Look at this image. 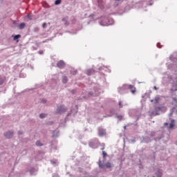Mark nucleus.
I'll return each instance as SVG.
<instances>
[{"mask_svg": "<svg viewBox=\"0 0 177 177\" xmlns=\"http://www.w3.org/2000/svg\"><path fill=\"white\" fill-rule=\"evenodd\" d=\"M98 135L100 137H104L106 136V131L102 128L98 129Z\"/></svg>", "mask_w": 177, "mask_h": 177, "instance_id": "f257e3e1", "label": "nucleus"}, {"mask_svg": "<svg viewBox=\"0 0 177 177\" xmlns=\"http://www.w3.org/2000/svg\"><path fill=\"white\" fill-rule=\"evenodd\" d=\"M13 136V133L12 131H8L5 133V137L8 139L11 138Z\"/></svg>", "mask_w": 177, "mask_h": 177, "instance_id": "f03ea898", "label": "nucleus"}, {"mask_svg": "<svg viewBox=\"0 0 177 177\" xmlns=\"http://www.w3.org/2000/svg\"><path fill=\"white\" fill-rule=\"evenodd\" d=\"M175 127V120L173 119H171V123L169 127V129H173Z\"/></svg>", "mask_w": 177, "mask_h": 177, "instance_id": "7ed1b4c3", "label": "nucleus"}, {"mask_svg": "<svg viewBox=\"0 0 177 177\" xmlns=\"http://www.w3.org/2000/svg\"><path fill=\"white\" fill-rule=\"evenodd\" d=\"M57 66L60 68H62L64 66H65V63L63 61H59L58 62V63L57 64Z\"/></svg>", "mask_w": 177, "mask_h": 177, "instance_id": "20e7f679", "label": "nucleus"}, {"mask_svg": "<svg viewBox=\"0 0 177 177\" xmlns=\"http://www.w3.org/2000/svg\"><path fill=\"white\" fill-rule=\"evenodd\" d=\"M129 88L131 89V93H133V94L136 93V88L133 85H129Z\"/></svg>", "mask_w": 177, "mask_h": 177, "instance_id": "39448f33", "label": "nucleus"}, {"mask_svg": "<svg viewBox=\"0 0 177 177\" xmlns=\"http://www.w3.org/2000/svg\"><path fill=\"white\" fill-rule=\"evenodd\" d=\"M98 6L102 8L104 7V3L102 2V0H98Z\"/></svg>", "mask_w": 177, "mask_h": 177, "instance_id": "423d86ee", "label": "nucleus"}, {"mask_svg": "<svg viewBox=\"0 0 177 177\" xmlns=\"http://www.w3.org/2000/svg\"><path fill=\"white\" fill-rule=\"evenodd\" d=\"M94 73V71L93 69H89L87 71L86 73L88 75H91V74H93Z\"/></svg>", "mask_w": 177, "mask_h": 177, "instance_id": "0eeeda50", "label": "nucleus"}, {"mask_svg": "<svg viewBox=\"0 0 177 177\" xmlns=\"http://www.w3.org/2000/svg\"><path fill=\"white\" fill-rule=\"evenodd\" d=\"M105 166H106V168H109V169L112 167V165H111V162H106Z\"/></svg>", "mask_w": 177, "mask_h": 177, "instance_id": "6e6552de", "label": "nucleus"}, {"mask_svg": "<svg viewBox=\"0 0 177 177\" xmlns=\"http://www.w3.org/2000/svg\"><path fill=\"white\" fill-rule=\"evenodd\" d=\"M25 26H26L25 23H21L19 24V29H23L24 28Z\"/></svg>", "mask_w": 177, "mask_h": 177, "instance_id": "1a4fd4ad", "label": "nucleus"}, {"mask_svg": "<svg viewBox=\"0 0 177 177\" xmlns=\"http://www.w3.org/2000/svg\"><path fill=\"white\" fill-rule=\"evenodd\" d=\"M6 80V78L0 77V85H2Z\"/></svg>", "mask_w": 177, "mask_h": 177, "instance_id": "9d476101", "label": "nucleus"}, {"mask_svg": "<svg viewBox=\"0 0 177 177\" xmlns=\"http://www.w3.org/2000/svg\"><path fill=\"white\" fill-rule=\"evenodd\" d=\"M62 82H63V83H64V84L66 83V82H68V78H67V77L64 76V77H63Z\"/></svg>", "mask_w": 177, "mask_h": 177, "instance_id": "9b49d317", "label": "nucleus"}, {"mask_svg": "<svg viewBox=\"0 0 177 177\" xmlns=\"http://www.w3.org/2000/svg\"><path fill=\"white\" fill-rule=\"evenodd\" d=\"M21 37V35H17L14 37V40L15 41L16 39H19Z\"/></svg>", "mask_w": 177, "mask_h": 177, "instance_id": "f8f14e48", "label": "nucleus"}, {"mask_svg": "<svg viewBox=\"0 0 177 177\" xmlns=\"http://www.w3.org/2000/svg\"><path fill=\"white\" fill-rule=\"evenodd\" d=\"M36 145H37V147H41V146H42V144L40 142V141H37Z\"/></svg>", "mask_w": 177, "mask_h": 177, "instance_id": "ddd939ff", "label": "nucleus"}, {"mask_svg": "<svg viewBox=\"0 0 177 177\" xmlns=\"http://www.w3.org/2000/svg\"><path fill=\"white\" fill-rule=\"evenodd\" d=\"M32 15L31 14H29L27 15V17L30 19V20H32Z\"/></svg>", "mask_w": 177, "mask_h": 177, "instance_id": "4468645a", "label": "nucleus"}, {"mask_svg": "<svg viewBox=\"0 0 177 177\" xmlns=\"http://www.w3.org/2000/svg\"><path fill=\"white\" fill-rule=\"evenodd\" d=\"M102 155H103V158H106V156H107V154H106V153L104 151H103Z\"/></svg>", "mask_w": 177, "mask_h": 177, "instance_id": "2eb2a0df", "label": "nucleus"}, {"mask_svg": "<svg viewBox=\"0 0 177 177\" xmlns=\"http://www.w3.org/2000/svg\"><path fill=\"white\" fill-rule=\"evenodd\" d=\"M61 3V0H56L55 2V5H59Z\"/></svg>", "mask_w": 177, "mask_h": 177, "instance_id": "dca6fc26", "label": "nucleus"}, {"mask_svg": "<svg viewBox=\"0 0 177 177\" xmlns=\"http://www.w3.org/2000/svg\"><path fill=\"white\" fill-rule=\"evenodd\" d=\"M151 114V115H158V113L157 112H156V111H153V112H152V113H150Z\"/></svg>", "mask_w": 177, "mask_h": 177, "instance_id": "f3484780", "label": "nucleus"}, {"mask_svg": "<svg viewBox=\"0 0 177 177\" xmlns=\"http://www.w3.org/2000/svg\"><path fill=\"white\" fill-rule=\"evenodd\" d=\"M46 115L44 113L40 114V118H45Z\"/></svg>", "mask_w": 177, "mask_h": 177, "instance_id": "a211bd4d", "label": "nucleus"}, {"mask_svg": "<svg viewBox=\"0 0 177 177\" xmlns=\"http://www.w3.org/2000/svg\"><path fill=\"white\" fill-rule=\"evenodd\" d=\"M117 118H118V120H122L123 116L121 115H118V116H117Z\"/></svg>", "mask_w": 177, "mask_h": 177, "instance_id": "6ab92c4d", "label": "nucleus"}, {"mask_svg": "<svg viewBox=\"0 0 177 177\" xmlns=\"http://www.w3.org/2000/svg\"><path fill=\"white\" fill-rule=\"evenodd\" d=\"M119 106H120V108L123 107L122 102V101H120V102H119Z\"/></svg>", "mask_w": 177, "mask_h": 177, "instance_id": "aec40b11", "label": "nucleus"}, {"mask_svg": "<svg viewBox=\"0 0 177 177\" xmlns=\"http://www.w3.org/2000/svg\"><path fill=\"white\" fill-rule=\"evenodd\" d=\"M63 21H65V24L68 25V23L66 22V19H63Z\"/></svg>", "mask_w": 177, "mask_h": 177, "instance_id": "412c9836", "label": "nucleus"}, {"mask_svg": "<svg viewBox=\"0 0 177 177\" xmlns=\"http://www.w3.org/2000/svg\"><path fill=\"white\" fill-rule=\"evenodd\" d=\"M46 26V23H44V24H42V27H43V28H45Z\"/></svg>", "mask_w": 177, "mask_h": 177, "instance_id": "4be33fe9", "label": "nucleus"}, {"mask_svg": "<svg viewBox=\"0 0 177 177\" xmlns=\"http://www.w3.org/2000/svg\"><path fill=\"white\" fill-rule=\"evenodd\" d=\"M169 125V124L167 122L165 123V127H167Z\"/></svg>", "mask_w": 177, "mask_h": 177, "instance_id": "5701e85b", "label": "nucleus"}, {"mask_svg": "<svg viewBox=\"0 0 177 177\" xmlns=\"http://www.w3.org/2000/svg\"><path fill=\"white\" fill-rule=\"evenodd\" d=\"M104 149H105V147H103L101 149V150H102V151H104Z\"/></svg>", "mask_w": 177, "mask_h": 177, "instance_id": "b1692460", "label": "nucleus"}, {"mask_svg": "<svg viewBox=\"0 0 177 177\" xmlns=\"http://www.w3.org/2000/svg\"><path fill=\"white\" fill-rule=\"evenodd\" d=\"M22 132L19 131V135H21Z\"/></svg>", "mask_w": 177, "mask_h": 177, "instance_id": "393cba45", "label": "nucleus"}, {"mask_svg": "<svg viewBox=\"0 0 177 177\" xmlns=\"http://www.w3.org/2000/svg\"><path fill=\"white\" fill-rule=\"evenodd\" d=\"M42 102L43 103H46V100H42Z\"/></svg>", "mask_w": 177, "mask_h": 177, "instance_id": "a878e982", "label": "nucleus"}, {"mask_svg": "<svg viewBox=\"0 0 177 177\" xmlns=\"http://www.w3.org/2000/svg\"><path fill=\"white\" fill-rule=\"evenodd\" d=\"M154 88H155L156 91H157V89H158L156 86H154Z\"/></svg>", "mask_w": 177, "mask_h": 177, "instance_id": "bb28decb", "label": "nucleus"}, {"mask_svg": "<svg viewBox=\"0 0 177 177\" xmlns=\"http://www.w3.org/2000/svg\"><path fill=\"white\" fill-rule=\"evenodd\" d=\"M117 1H121V0H116Z\"/></svg>", "mask_w": 177, "mask_h": 177, "instance_id": "cd10ccee", "label": "nucleus"}, {"mask_svg": "<svg viewBox=\"0 0 177 177\" xmlns=\"http://www.w3.org/2000/svg\"><path fill=\"white\" fill-rule=\"evenodd\" d=\"M124 129H126V126H124Z\"/></svg>", "mask_w": 177, "mask_h": 177, "instance_id": "c85d7f7f", "label": "nucleus"}, {"mask_svg": "<svg viewBox=\"0 0 177 177\" xmlns=\"http://www.w3.org/2000/svg\"><path fill=\"white\" fill-rule=\"evenodd\" d=\"M17 41L18 42V41H19V40H17Z\"/></svg>", "mask_w": 177, "mask_h": 177, "instance_id": "c756f323", "label": "nucleus"}, {"mask_svg": "<svg viewBox=\"0 0 177 177\" xmlns=\"http://www.w3.org/2000/svg\"><path fill=\"white\" fill-rule=\"evenodd\" d=\"M77 72L75 71V73H76Z\"/></svg>", "mask_w": 177, "mask_h": 177, "instance_id": "7c9ffc66", "label": "nucleus"}, {"mask_svg": "<svg viewBox=\"0 0 177 177\" xmlns=\"http://www.w3.org/2000/svg\"><path fill=\"white\" fill-rule=\"evenodd\" d=\"M153 177H155V176H153Z\"/></svg>", "mask_w": 177, "mask_h": 177, "instance_id": "2f4dec72", "label": "nucleus"}]
</instances>
